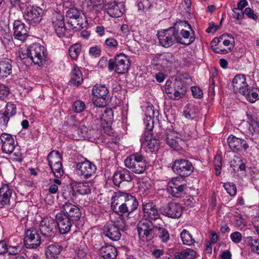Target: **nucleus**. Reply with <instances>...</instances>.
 Returning <instances> with one entry per match:
<instances>
[{
	"mask_svg": "<svg viewBox=\"0 0 259 259\" xmlns=\"http://www.w3.org/2000/svg\"><path fill=\"white\" fill-rule=\"evenodd\" d=\"M138 205L136 197L130 193L118 191L114 193L111 198V208L120 215L128 216L138 208Z\"/></svg>",
	"mask_w": 259,
	"mask_h": 259,
	"instance_id": "nucleus-1",
	"label": "nucleus"
},
{
	"mask_svg": "<svg viewBox=\"0 0 259 259\" xmlns=\"http://www.w3.org/2000/svg\"><path fill=\"white\" fill-rule=\"evenodd\" d=\"M188 25L191 29V25L186 21H180L175 23L172 27L163 30L158 33V38L160 45L165 48H169L175 42L185 45H189L195 40L194 37H191L188 42H183L179 35V28L183 26Z\"/></svg>",
	"mask_w": 259,
	"mask_h": 259,
	"instance_id": "nucleus-2",
	"label": "nucleus"
},
{
	"mask_svg": "<svg viewBox=\"0 0 259 259\" xmlns=\"http://www.w3.org/2000/svg\"><path fill=\"white\" fill-rule=\"evenodd\" d=\"M92 101L95 107L92 108V112H99L100 108H104L107 105L109 99L108 89L104 85L96 84L92 90Z\"/></svg>",
	"mask_w": 259,
	"mask_h": 259,
	"instance_id": "nucleus-3",
	"label": "nucleus"
},
{
	"mask_svg": "<svg viewBox=\"0 0 259 259\" xmlns=\"http://www.w3.org/2000/svg\"><path fill=\"white\" fill-rule=\"evenodd\" d=\"M124 162L127 168L136 174H143L147 164L145 157L139 152L130 155L125 159Z\"/></svg>",
	"mask_w": 259,
	"mask_h": 259,
	"instance_id": "nucleus-4",
	"label": "nucleus"
},
{
	"mask_svg": "<svg viewBox=\"0 0 259 259\" xmlns=\"http://www.w3.org/2000/svg\"><path fill=\"white\" fill-rule=\"evenodd\" d=\"M126 230V223L125 221L120 219L112 223L107 224L103 228L104 235L110 240L116 241H118L121 236V231Z\"/></svg>",
	"mask_w": 259,
	"mask_h": 259,
	"instance_id": "nucleus-5",
	"label": "nucleus"
},
{
	"mask_svg": "<svg viewBox=\"0 0 259 259\" xmlns=\"http://www.w3.org/2000/svg\"><path fill=\"white\" fill-rule=\"evenodd\" d=\"M130 64L128 57L124 54H120L108 61V70L109 71L114 70L118 74H122L128 71Z\"/></svg>",
	"mask_w": 259,
	"mask_h": 259,
	"instance_id": "nucleus-6",
	"label": "nucleus"
},
{
	"mask_svg": "<svg viewBox=\"0 0 259 259\" xmlns=\"http://www.w3.org/2000/svg\"><path fill=\"white\" fill-rule=\"evenodd\" d=\"M156 225L153 224L148 219H143L137 225V230L140 238L143 241L151 240L156 236Z\"/></svg>",
	"mask_w": 259,
	"mask_h": 259,
	"instance_id": "nucleus-7",
	"label": "nucleus"
},
{
	"mask_svg": "<svg viewBox=\"0 0 259 259\" xmlns=\"http://www.w3.org/2000/svg\"><path fill=\"white\" fill-rule=\"evenodd\" d=\"M27 56L35 64L41 66L46 61L45 48L39 44H33L28 49Z\"/></svg>",
	"mask_w": 259,
	"mask_h": 259,
	"instance_id": "nucleus-8",
	"label": "nucleus"
},
{
	"mask_svg": "<svg viewBox=\"0 0 259 259\" xmlns=\"http://www.w3.org/2000/svg\"><path fill=\"white\" fill-rule=\"evenodd\" d=\"M173 171L181 178L190 176L194 170L192 163L186 159L176 160L171 166Z\"/></svg>",
	"mask_w": 259,
	"mask_h": 259,
	"instance_id": "nucleus-9",
	"label": "nucleus"
},
{
	"mask_svg": "<svg viewBox=\"0 0 259 259\" xmlns=\"http://www.w3.org/2000/svg\"><path fill=\"white\" fill-rule=\"evenodd\" d=\"M56 227V222L50 218H45L41 221L39 229L43 241L50 240L55 236Z\"/></svg>",
	"mask_w": 259,
	"mask_h": 259,
	"instance_id": "nucleus-10",
	"label": "nucleus"
},
{
	"mask_svg": "<svg viewBox=\"0 0 259 259\" xmlns=\"http://www.w3.org/2000/svg\"><path fill=\"white\" fill-rule=\"evenodd\" d=\"M187 189L186 181L180 177L173 178L168 182L167 191L173 196L180 198L185 194Z\"/></svg>",
	"mask_w": 259,
	"mask_h": 259,
	"instance_id": "nucleus-11",
	"label": "nucleus"
},
{
	"mask_svg": "<svg viewBox=\"0 0 259 259\" xmlns=\"http://www.w3.org/2000/svg\"><path fill=\"white\" fill-rule=\"evenodd\" d=\"M44 14L42 9L38 7L28 6L25 9L23 15L24 19L29 24L35 25L41 20Z\"/></svg>",
	"mask_w": 259,
	"mask_h": 259,
	"instance_id": "nucleus-12",
	"label": "nucleus"
},
{
	"mask_svg": "<svg viewBox=\"0 0 259 259\" xmlns=\"http://www.w3.org/2000/svg\"><path fill=\"white\" fill-rule=\"evenodd\" d=\"M44 241L36 229L30 228L25 230L24 242L27 248H36Z\"/></svg>",
	"mask_w": 259,
	"mask_h": 259,
	"instance_id": "nucleus-13",
	"label": "nucleus"
},
{
	"mask_svg": "<svg viewBox=\"0 0 259 259\" xmlns=\"http://www.w3.org/2000/svg\"><path fill=\"white\" fill-rule=\"evenodd\" d=\"M60 212L75 223L80 220L82 214L80 208L70 202L65 203L61 207Z\"/></svg>",
	"mask_w": 259,
	"mask_h": 259,
	"instance_id": "nucleus-14",
	"label": "nucleus"
},
{
	"mask_svg": "<svg viewBox=\"0 0 259 259\" xmlns=\"http://www.w3.org/2000/svg\"><path fill=\"white\" fill-rule=\"evenodd\" d=\"M51 22L56 35L60 38L65 36L66 28L64 15L60 12H55L52 14Z\"/></svg>",
	"mask_w": 259,
	"mask_h": 259,
	"instance_id": "nucleus-15",
	"label": "nucleus"
},
{
	"mask_svg": "<svg viewBox=\"0 0 259 259\" xmlns=\"http://www.w3.org/2000/svg\"><path fill=\"white\" fill-rule=\"evenodd\" d=\"M76 168L77 174L84 179H89L92 177L97 169L96 165L87 159L77 163Z\"/></svg>",
	"mask_w": 259,
	"mask_h": 259,
	"instance_id": "nucleus-16",
	"label": "nucleus"
},
{
	"mask_svg": "<svg viewBox=\"0 0 259 259\" xmlns=\"http://www.w3.org/2000/svg\"><path fill=\"white\" fill-rule=\"evenodd\" d=\"M161 213L171 218H180L183 211V207L179 203L170 202L160 208Z\"/></svg>",
	"mask_w": 259,
	"mask_h": 259,
	"instance_id": "nucleus-17",
	"label": "nucleus"
},
{
	"mask_svg": "<svg viewBox=\"0 0 259 259\" xmlns=\"http://www.w3.org/2000/svg\"><path fill=\"white\" fill-rule=\"evenodd\" d=\"M56 220L59 231L61 234L68 233L70 231L73 225L75 224L74 222L71 221L60 212L57 213Z\"/></svg>",
	"mask_w": 259,
	"mask_h": 259,
	"instance_id": "nucleus-18",
	"label": "nucleus"
},
{
	"mask_svg": "<svg viewBox=\"0 0 259 259\" xmlns=\"http://www.w3.org/2000/svg\"><path fill=\"white\" fill-rule=\"evenodd\" d=\"M133 180V175L128 169L123 168L116 171L113 175L112 180L114 184L119 187L122 183L131 182Z\"/></svg>",
	"mask_w": 259,
	"mask_h": 259,
	"instance_id": "nucleus-19",
	"label": "nucleus"
},
{
	"mask_svg": "<svg viewBox=\"0 0 259 259\" xmlns=\"http://www.w3.org/2000/svg\"><path fill=\"white\" fill-rule=\"evenodd\" d=\"M165 140L167 145L176 151L182 149L185 143L184 141L178 137L174 131L170 130L166 131Z\"/></svg>",
	"mask_w": 259,
	"mask_h": 259,
	"instance_id": "nucleus-20",
	"label": "nucleus"
},
{
	"mask_svg": "<svg viewBox=\"0 0 259 259\" xmlns=\"http://www.w3.org/2000/svg\"><path fill=\"white\" fill-rule=\"evenodd\" d=\"M0 140L3 151L7 154L12 153L15 148V140L12 135L4 133L0 135Z\"/></svg>",
	"mask_w": 259,
	"mask_h": 259,
	"instance_id": "nucleus-21",
	"label": "nucleus"
},
{
	"mask_svg": "<svg viewBox=\"0 0 259 259\" xmlns=\"http://www.w3.org/2000/svg\"><path fill=\"white\" fill-rule=\"evenodd\" d=\"M144 215L146 219L156 220L159 218V214L156 205L151 201L143 203Z\"/></svg>",
	"mask_w": 259,
	"mask_h": 259,
	"instance_id": "nucleus-22",
	"label": "nucleus"
},
{
	"mask_svg": "<svg viewBox=\"0 0 259 259\" xmlns=\"http://www.w3.org/2000/svg\"><path fill=\"white\" fill-rule=\"evenodd\" d=\"M14 36L15 38L24 41L28 35V27L20 20H16L13 24Z\"/></svg>",
	"mask_w": 259,
	"mask_h": 259,
	"instance_id": "nucleus-23",
	"label": "nucleus"
},
{
	"mask_svg": "<svg viewBox=\"0 0 259 259\" xmlns=\"http://www.w3.org/2000/svg\"><path fill=\"white\" fill-rule=\"evenodd\" d=\"M151 134L146 135L144 133V137L141 139V142L143 146L147 147L149 152H155L158 151L159 147V141L155 138H152Z\"/></svg>",
	"mask_w": 259,
	"mask_h": 259,
	"instance_id": "nucleus-24",
	"label": "nucleus"
},
{
	"mask_svg": "<svg viewBox=\"0 0 259 259\" xmlns=\"http://www.w3.org/2000/svg\"><path fill=\"white\" fill-rule=\"evenodd\" d=\"M227 142L230 148L234 151H238L242 148L246 150L249 147L245 141L233 135L228 138Z\"/></svg>",
	"mask_w": 259,
	"mask_h": 259,
	"instance_id": "nucleus-25",
	"label": "nucleus"
},
{
	"mask_svg": "<svg viewBox=\"0 0 259 259\" xmlns=\"http://www.w3.org/2000/svg\"><path fill=\"white\" fill-rule=\"evenodd\" d=\"M232 85L235 92H238L241 94L242 92L248 86L246 81L245 76L242 74L236 75L232 80Z\"/></svg>",
	"mask_w": 259,
	"mask_h": 259,
	"instance_id": "nucleus-26",
	"label": "nucleus"
},
{
	"mask_svg": "<svg viewBox=\"0 0 259 259\" xmlns=\"http://www.w3.org/2000/svg\"><path fill=\"white\" fill-rule=\"evenodd\" d=\"M75 191L80 195H88L91 193L94 185L93 181H89L82 183L74 182Z\"/></svg>",
	"mask_w": 259,
	"mask_h": 259,
	"instance_id": "nucleus-27",
	"label": "nucleus"
},
{
	"mask_svg": "<svg viewBox=\"0 0 259 259\" xmlns=\"http://www.w3.org/2000/svg\"><path fill=\"white\" fill-rule=\"evenodd\" d=\"M12 195V190L8 184H5L0 188V207L7 205L10 203Z\"/></svg>",
	"mask_w": 259,
	"mask_h": 259,
	"instance_id": "nucleus-28",
	"label": "nucleus"
},
{
	"mask_svg": "<svg viewBox=\"0 0 259 259\" xmlns=\"http://www.w3.org/2000/svg\"><path fill=\"white\" fill-rule=\"evenodd\" d=\"M241 94L245 97L248 101L254 103L259 100V88L248 85L244 92H242Z\"/></svg>",
	"mask_w": 259,
	"mask_h": 259,
	"instance_id": "nucleus-29",
	"label": "nucleus"
},
{
	"mask_svg": "<svg viewBox=\"0 0 259 259\" xmlns=\"http://www.w3.org/2000/svg\"><path fill=\"white\" fill-rule=\"evenodd\" d=\"M97 119H100L102 124H106L107 127L110 126L113 120V111L111 108H106L104 112L101 111V113L95 116Z\"/></svg>",
	"mask_w": 259,
	"mask_h": 259,
	"instance_id": "nucleus-30",
	"label": "nucleus"
},
{
	"mask_svg": "<svg viewBox=\"0 0 259 259\" xmlns=\"http://www.w3.org/2000/svg\"><path fill=\"white\" fill-rule=\"evenodd\" d=\"M99 252L104 259H114L117 255L116 248L111 245H106L101 247Z\"/></svg>",
	"mask_w": 259,
	"mask_h": 259,
	"instance_id": "nucleus-31",
	"label": "nucleus"
},
{
	"mask_svg": "<svg viewBox=\"0 0 259 259\" xmlns=\"http://www.w3.org/2000/svg\"><path fill=\"white\" fill-rule=\"evenodd\" d=\"M107 13L112 17L117 18L122 16V12L115 2H110L105 5Z\"/></svg>",
	"mask_w": 259,
	"mask_h": 259,
	"instance_id": "nucleus-32",
	"label": "nucleus"
},
{
	"mask_svg": "<svg viewBox=\"0 0 259 259\" xmlns=\"http://www.w3.org/2000/svg\"><path fill=\"white\" fill-rule=\"evenodd\" d=\"M198 107L193 103L187 104L185 107L183 111V115L187 119H195L198 115Z\"/></svg>",
	"mask_w": 259,
	"mask_h": 259,
	"instance_id": "nucleus-33",
	"label": "nucleus"
},
{
	"mask_svg": "<svg viewBox=\"0 0 259 259\" xmlns=\"http://www.w3.org/2000/svg\"><path fill=\"white\" fill-rule=\"evenodd\" d=\"M62 247L59 244L55 243L48 246L46 251L48 259L57 258L61 253Z\"/></svg>",
	"mask_w": 259,
	"mask_h": 259,
	"instance_id": "nucleus-34",
	"label": "nucleus"
},
{
	"mask_svg": "<svg viewBox=\"0 0 259 259\" xmlns=\"http://www.w3.org/2000/svg\"><path fill=\"white\" fill-rule=\"evenodd\" d=\"M82 73L79 68L75 65L71 71V77L70 83L75 86H79L83 81Z\"/></svg>",
	"mask_w": 259,
	"mask_h": 259,
	"instance_id": "nucleus-35",
	"label": "nucleus"
},
{
	"mask_svg": "<svg viewBox=\"0 0 259 259\" xmlns=\"http://www.w3.org/2000/svg\"><path fill=\"white\" fill-rule=\"evenodd\" d=\"M155 237H158L163 243H167L170 240V235L163 224H158L156 227Z\"/></svg>",
	"mask_w": 259,
	"mask_h": 259,
	"instance_id": "nucleus-36",
	"label": "nucleus"
},
{
	"mask_svg": "<svg viewBox=\"0 0 259 259\" xmlns=\"http://www.w3.org/2000/svg\"><path fill=\"white\" fill-rule=\"evenodd\" d=\"M12 61L8 59L0 60V77H7L12 73Z\"/></svg>",
	"mask_w": 259,
	"mask_h": 259,
	"instance_id": "nucleus-37",
	"label": "nucleus"
},
{
	"mask_svg": "<svg viewBox=\"0 0 259 259\" xmlns=\"http://www.w3.org/2000/svg\"><path fill=\"white\" fill-rule=\"evenodd\" d=\"M75 186L73 182L70 186L64 188L62 192V196L65 199L73 200L76 195L77 192L75 191Z\"/></svg>",
	"mask_w": 259,
	"mask_h": 259,
	"instance_id": "nucleus-38",
	"label": "nucleus"
},
{
	"mask_svg": "<svg viewBox=\"0 0 259 259\" xmlns=\"http://www.w3.org/2000/svg\"><path fill=\"white\" fill-rule=\"evenodd\" d=\"M195 255L196 252L190 248L181 252H177L175 254L176 259H193Z\"/></svg>",
	"mask_w": 259,
	"mask_h": 259,
	"instance_id": "nucleus-39",
	"label": "nucleus"
},
{
	"mask_svg": "<svg viewBox=\"0 0 259 259\" xmlns=\"http://www.w3.org/2000/svg\"><path fill=\"white\" fill-rule=\"evenodd\" d=\"M49 165H52L57 163H61L62 157L58 151H53L50 152L48 156Z\"/></svg>",
	"mask_w": 259,
	"mask_h": 259,
	"instance_id": "nucleus-40",
	"label": "nucleus"
},
{
	"mask_svg": "<svg viewBox=\"0 0 259 259\" xmlns=\"http://www.w3.org/2000/svg\"><path fill=\"white\" fill-rule=\"evenodd\" d=\"M245 241L247 243L252 252L259 254L258 239L254 238L252 237L249 236L246 238Z\"/></svg>",
	"mask_w": 259,
	"mask_h": 259,
	"instance_id": "nucleus-41",
	"label": "nucleus"
},
{
	"mask_svg": "<svg viewBox=\"0 0 259 259\" xmlns=\"http://www.w3.org/2000/svg\"><path fill=\"white\" fill-rule=\"evenodd\" d=\"M160 60L161 64L167 67H170L175 61L174 55L170 53H167L161 55Z\"/></svg>",
	"mask_w": 259,
	"mask_h": 259,
	"instance_id": "nucleus-42",
	"label": "nucleus"
},
{
	"mask_svg": "<svg viewBox=\"0 0 259 259\" xmlns=\"http://www.w3.org/2000/svg\"><path fill=\"white\" fill-rule=\"evenodd\" d=\"M180 236L184 245L190 246L195 242V240L192 238L191 234L186 229L183 230L180 234Z\"/></svg>",
	"mask_w": 259,
	"mask_h": 259,
	"instance_id": "nucleus-43",
	"label": "nucleus"
},
{
	"mask_svg": "<svg viewBox=\"0 0 259 259\" xmlns=\"http://www.w3.org/2000/svg\"><path fill=\"white\" fill-rule=\"evenodd\" d=\"M103 45V47L108 50H113L117 48L118 42L115 38L110 37L105 39Z\"/></svg>",
	"mask_w": 259,
	"mask_h": 259,
	"instance_id": "nucleus-44",
	"label": "nucleus"
},
{
	"mask_svg": "<svg viewBox=\"0 0 259 259\" xmlns=\"http://www.w3.org/2000/svg\"><path fill=\"white\" fill-rule=\"evenodd\" d=\"M81 51V46L76 44L71 46L69 49V54L72 59L76 60Z\"/></svg>",
	"mask_w": 259,
	"mask_h": 259,
	"instance_id": "nucleus-45",
	"label": "nucleus"
},
{
	"mask_svg": "<svg viewBox=\"0 0 259 259\" xmlns=\"http://www.w3.org/2000/svg\"><path fill=\"white\" fill-rule=\"evenodd\" d=\"M50 167L55 177L59 178L63 176L64 172L62 163L50 165Z\"/></svg>",
	"mask_w": 259,
	"mask_h": 259,
	"instance_id": "nucleus-46",
	"label": "nucleus"
},
{
	"mask_svg": "<svg viewBox=\"0 0 259 259\" xmlns=\"http://www.w3.org/2000/svg\"><path fill=\"white\" fill-rule=\"evenodd\" d=\"M73 130L74 133L78 135V138H89L88 130L85 126L83 125H80L78 127H75Z\"/></svg>",
	"mask_w": 259,
	"mask_h": 259,
	"instance_id": "nucleus-47",
	"label": "nucleus"
},
{
	"mask_svg": "<svg viewBox=\"0 0 259 259\" xmlns=\"http://www.w3.org/2000/svg\"><path fill=\"white\" fill-rule=\"evenodd\" d=\"M68 23L70 24L73 28L82 29L86 26V24L83 26L82 18L79 19H69L68 20Z\"/></svg>",
	"mask_w": 259,
	"mask_h": 259,
	"instance_id": "nucleus-48",
	"label": "nucleus"
},
{
	"mask_svg": "<svg viewBox=\"0 0 259 259\" xmlns=\"http://www.w3.org/2000/svg\"><path fill=\"white\" fill-rule=\"evenodd\" d=\"M66 16L69 19L81 18L80 12L75 8H71L66 12Z\"/></svg>",
	"mask_w": 259,
	"mask_h": 259,
	"instance_id": "nucleus-49",
	"label": "nucleus"
},
{
	"mask_svg": "<svg viewBox=\"0 0 259 259\" xmlns=\"http://www.w3.org/2000/svg\"><path fill=\"white\" fill-rule=\"evenodd\" d=\"M154 0H141L138 4L139 11H145L150 9Z\"/></svg>",
	"mask_w": 259,
	"mask_h": 259,
	"instance_id": "nucleus-50",
	"label": "nucleus"
},
{
	"mask_svg": "<svg viewBox=\"0 0 259 259\" xmlns=\"http://www.w3.org/2000/svg\"><path fill=\"white\" fill-rule=\"evenodd\" d=\"M4 113L12 117L16 113V105L11 102H8L5 107V111Z\"/></svg>",
	"mask_w": 259,
	"mask_h": 259,
	"instance_id": "nucleus-51",
	"label": "nucleus"
},
{
	"mask_svg": "<svg viewBox=\"0 0 259 259\" xmlns=\"http://www.w3.org/2000/svg\"><path fill=\"white\" fill-rule=\"evenodd\" d=\"M224 187L227 192L231 196H234L237 193V188L235 185L232 183H226L224 185Z\"/></svg>",
	"mask_w": 259,
	"mask_h": 259,
	"instance_id": "nucleus-52",
	"label": "nucleus"
},
{
	"mask_svg": "<svg viewBox=\"0 0 259 259\" xmlns=\"http://www.w3.org/2000/svg\"><path fill=\"white\" fill-rule=\"evenodd\" d=\"M144 123L145 124L146 130L147 131L145 133H146V135L151 134L150 132L152 130L154 127V120L151 118V116H146V117L144 119Z\"/></svg>",
	"mask_w": 259,
	"mask_h": 259,
	"instance_id": "nucleus-53",
	"label": "nucleus"
},
{
	"mask_svg": "<svg viewBox=\"0 0 259 259\" xmlns=\"http://www.w3.org/2000/svg\"><path fill=\"white\" fill-rule=\"evenodd\" d=\"M174 91L172 95L169 96V97L173 99V100H178L182 98V94L183 95V88L181 86V84L177 85V87H174Z\"/></svg>",
	"mask_w": 259,
	"mask_h": 259,
	"instance_id": "nucleus-54",
	"label": "nucleus"
},
{
	"mask_svg": "<svg viewBox=\"0 0 259 259\" xmlns=\"http://www.w3.org/2000/svg\"><path fill=\"white\" fill-rule=\"evenodd\" d=\"M73 110L76 113H81L86 108L84 103L80 100L74 102L72 105Z\"/></svg>",
	"mask_w": 259,
	"mask_h": 259,
	"instance_id": "nucleus-55",
	"label": "nucleus"
},
{
	"mask_svg": "<svg viewBox=\"0 0 259 259\" xmlns=\"http://www.w3.org/2000/svg\"><path fill=\"white\" fill-rule=\"evenodd\" d=\"M232 11L233 17L238 21V24H241L242 20L244 17V11L235 8Z\"/></svg>",
	"mask_w": 259,
	"mask_h": 259,
	"instance_id": "nucleus-56",
	"label": "nucleus"
},
{
	"mask_svg": "<svg viewBox=\"0 0 259 259\" xmlns=\"http://www.w3.org/2000/svg\"><path fill=\"white\" fill-rule=\"evenodd\" d=\"M10 89L6 85L0 84V100H5L10 94Z\"/></svg>",
	"mask_w": 259,
	"mask_h": 259,
	"instance_id": "nucleus-57",
	"label": "nucleus"
},
{
	"mask_svg": "<svg viewBox=\"0 0 259 259\" xmlns=\"http://www.w3.org/2000/svg\"><path fill=\"white\" fill-rule=\"evenodd\" d=\"M181 84V82L175 81L174 84L171 82L166 81L165 85V91L167 94L172 95L174 91V87H177V85Z\"/></svg>",
	"mask_w": 259,
	"mask_h": 259,
	"instance_id": "nucleus-58",
	"label": "nucleus"
},
{
	"mask_svg": "<svg viewBox=\"0 0 259 259\" xmlns=\"http://www.w3.org/2000/svg\"><path fill=\"white\" fill-rule=\"evenodd\" d=\"M236 225L239 229H242L247 226V221L240 214L235 217Z\"/></svg>",
	"mask_w": 259,
	"mask_h": 259,
	"instance_id": "nucleus-59",
	"label": "nucleus"
},
{
	"mask_svg": "<svg viewBox=\"0 0 259 259\" xmlns=\"http://www.w3.org/2000/svg\"><path fill=\"white\" fill-rule=\"evenodd\" d=\"M96 11L100 12L104 8V0H89Z\"/></svg>",
	"mask_w": 259,
	"mask_h": 259,
	"instance_id": "nucleus-60",
	"label": "nucleus"
},
{
	"mask_svg": "<svg viewBox=\"0 0 259 259\" xmlns=\"http://www.w3.org/2000/svg\"><path fill=\"white\" fill-rule=\"evenodd\" d=\"M248 131V133L259 132V122L254 120H251Z\"/></svg>",
	"mask_w": 259,
	"mask_h": 259,
	"instance_id": "nucleus-61",
	"label": "nucleus"
},
{
	"mask_svg": "<svg viewBox=\"0 0 259 259\" xmlns=\"http://www.w3.org/2000/svg\"><path fill=\"white\" fill-rule=\"evenodd\" d=\"M244 15L245 14L249 18L251 19L254 21L257 20L258 17L254 13L253 10L247 7L244 10Z\"/></svg>",
	"mask_w": 259,
	"mask_h": 259,
	"instance_id": "nucleus-62",
	"label": "nucleus"
},
{
	"mask_svg": "<svg viewBox=\"0 0 259 259\" xmlns=\"http://www.w3.org/2000/svg\"><path fill=\"white\" fill-rule=\"evenodd\" d=\"M230 238L233 242L238 243L242 240V235L239 232L236 231L231 234Z\"/></svg>",
	"mask_w": 259,
	"mask_h": 259,
	"instance_id": "nucleus-63",
	"label": "nucleus"
},
{
	"mask_svg": "<svg viewBox=\"0 0 259 259\" xmlns=\"http://www.w3.org/2000/svg\"><path fill=\"white\" fill-rule=\"evenodd\" d=\"M247 136L254 144H259V132L248 133Z\"/></svg>",
	"mask_w": 259,
	"mask_h": 259,
	"instance_id": "nucleus-64",
	"label": "nucleus"
}]
</instances>
